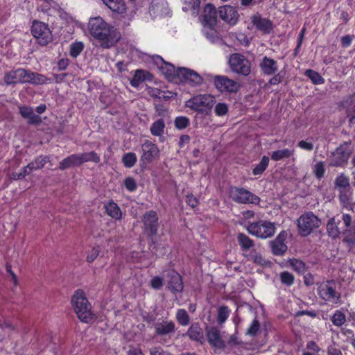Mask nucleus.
<instances>
[{
  "mask_svg": "<svg viewBox=\"0 0 355 355\" xmlns=\"http://www.w3.org/2000/svg\"><path fill=\"white\" fill-rule=\"evenodd\" d=\"M186 202L189 206H191L193 208L196 207L198 205V200L193 195L187 196Z\"/></svg>",
  "mask_w": 355,
  "mask_h": 355,
  "instance_id": "obj_63",
  "label": "nucleus"
},
{
  "mask_svg": "<svg viewBox=\"0 0 355 355\" xmlns=\"http://www.w3.org/2000/svg\"><path fill=\"white\" fill-rule=\"evenodd\" d=\"M305 75L311 80L313 84L320 85L324 82V78L320 75V73L313 70L307 69L305 71Z\"/></svg>",
  "mask_w": 355,
  "mask_h": 355,
  "instance_id": "obj_45",
  "label": "nucleus"
},
{
  "mask_svg": "<svg viewBox=\"0 0 355 355\" xmlns=\"http://www.w3.org/2000/svg\"><path fill=\"white\" fill-rule=\"evenodd\" d=\"M19 111L22 117L28 119L30 124H38L42 121L41 117L35 114L31 107L21 106Z\"/></svg>",
  "mask_w": 355,
  "mask_h": 355,
  "instance_id": "obj_27",
  "label": "nucleus"
},
{
  "mask_svg": "<svg viewBox=\"0 0 355 355\" xmlns=\"http://www.w3.org/2000/svg\"><path fill=\"white\" fill-rule=\"evenodd\" d=\"M205 334L207 340L211 347L220 349L225 348V343L223 340L220 336V332L217 327H207L205 329Z\"/></svg>",
  "mask_w": 355,
  "mask_h": 355,
  "instance_id": "obj_13",
  "label": "nucleus"
},
{
  "mask_svg": "<svg viewBox=\"0 0 355 355\" xmlns=\"http://www.w3.org/2000/svg\"><path fill=\"white\" fill-rule=\"evenodd\" d=\"M294 149L284 148L272 152L271 159L274 161H280L289 158L294 154Z\"/></svg>",
  "mask_w": 355,
  "mask_h": 355,
  "instance_id": "obj_35",
  "label": "nucleus"
},
{
  "mask_svg": "<svg viewBox=\"0 0 355 355\" xmlns=\"http://www.w3.org/2000/svg\"><path fill=\"white\" fill-rule=\"evenodd\" d=\"M245 256L248 260L261 266H266L270 263V261L266 259L260 253L257 252H252L250 254Z\"/></svg>",
  "mask_w": 355,
  "mask_h": 355,
  "instance_id": "obj_38",
  "label": "nucleus"
},
{
  "mask_svg": "<svg viewBox=\"0 0 355 355\" xmlns=\"http://www.w3.org/2000/svg\"><path fill=\"white\" fill-rule=\"evenodd\" d=\"M101 249L99 246L94 247L88 253L86 260L89 263L93 262L98 256Z\"/></svg>",
  "mask_w": 355,
  "mask_h": 355,
  "instance_id": "obj_56",
  "label": "nucleus"
},
{
  "mask_svg": "<svg viewBox=\"0 0 355 355\" xmlns=\"http://www.w3.org/2000/svg\"><path fill=\"white\" fill-rule=\"evenodd\" d=\"M218 12L220 18L226 23L233 26L238 22L239 15L234 7L229 5L221 6Z\"/></svg>",
  "mask_w": 355,
  "mask_h": 355,
  "instance_id": "obj_18",
  "label": "nucleus"
},
{
  "mask_svg": "<svg viewBox=\"0 0 355 355\" xmlns=\"http://www.w3.org/2000/svg\"><path fill=\"white\" fill-rule=\"evenodd\" d=\"M202 24L205 27L210 28L212 31V28L216 25L217 22V12L216 8L211 4H207L203 10L202 15Z\"/></svg>",
  "mask_w": 355,
  "mask_h": 355,
  "instance_id": "obj_16",
  "label": "nucleus"
},
{
  "mask_svg": "<svg viewBox=\"0 0 355 355\" xmlns=\"http://www.w3.org/2000/svg\"><path fill=\"white\" fill-rule=\"evenodd\" d=\"M343 229L345 226L343 225L342 218L339 219L337 216L329 219L327 225V232L332 238L338 237Z\"/></svg>",
  "mask_w": 355,
  "mask_h": 355,
  "instance_id": "obj_23",
  "label": "nucleus"
},
{
  "mask_svg": "<svg viewBox=\"0 0 355 355\" xmlns=\"http://www.w3.org/2000/svg\"><path fill=\"white\" fill-rule=\"evenodd\" d=\"M213 82L216 89L221 93H236L240 88V84L238 82L225 76H215Z\"/></svg>",
  "mask_w": 355,
  "mask_h": 355,
  "instance_id": "obj_9",
  "label": "nucleus"
},
{
  "mask_svg": "<svg viewBox=\"0 0 355 355\" xmlns=\"http://www.w3.org/2000/svg\"><path fill=\"white\" fill-rule=\"evenodd\" d=\"M49 161V157L47 156L40 155L37 157L33 162L28 164V168L30 171H35L44 167L47 162Z\"/></svg>",
  "mask_w": 355,
  "mask_h": 355,
  "instance_id": "obj_36",
  "label": "nucleus"
},
{
  "mask_svg": "<svg viewBox=\"0 0 355 355\" xmlns=\"http://www.w3.org/2000/svg\"><path fill=\"white\" fill-rule=\"evenodd\" d=\"M269 164V157L263 156L261 162L254 168L253 174L254 175H261L266 169Z\"/></svg>",
  "mask_w": 355,
  "mask_h": 355,
  "instance_id": "obj_43",
  "label": "nucleus"
},
{
  "mask_svg": "<svg viewBox=\"0 0 355 355\" xmlns=\"http://www.w3.org/2000/svg\"><path fill=\"white\" fill-rule=\"evenodd\" d=\"M187 335L192 340L197 341L201 344L204 343V334L198 322L193 323L187 331Z\"/></svg>",
  "mask_w": 355,
  "mask_h": 355,
  "instance_id": "obj_25",
  "label": "nucleus"
},
{
  "mask_svg": "<svg viewBox=\"0 0 355 355\" xmlns=\"http://www.w3.org/2000/svg\"><path fill=\"white\" fill-rule=\"evenodd\" d=\"M84 46L82 42L73 43L70 46V55L76 58L83 50Z\"/></svg>",
  "mask_w": 355,
  "mask_h": 355,
  "instance_id": "obj_53",
  "label": "nucleus"
},
{
  "mask_svg": "<svg viewBox=\"0 0 355 355\" xmlns=\"http://www.w3.org/2000/svg\"><path fill=\"white\" fill-rule=\"evenodd\" d=\"M331 321L334 325L340 327L346 322L345 315L340 311H336L332 316Z\"/></svg>",
  "mask_w": 355,
  "mask_h": 355,
  "instance_id": "obj_49",
  "label": "nucleus"
},
{
  "mask_svg": "<svg viewBox=\"0 0 355 355\" xmlns=\"http://www.w3.org/2000/svg\"><path fill=\"white\" fill-rule=\"evenodd\" d=\"M165 123L163 119L155 121L150 127V132L154 136H162L164 134Z\"/></svg>",
  "mask_w": 355,
  "mask_h": 355,
  "instance_id": "obj_39",
  "label": "nucleus"
},
{
  "mask_svg": "<svg viewBox=\"0 0 355 355\" xmlns=\"http://www.w3.org/2000/svg\"><path fill=\"white\" fill-rule=\"evenodd\" d=\"M230 196L234 201L239 203H251L257 205L260 201V199L257 196L243 188H232L230 189Z\"/></svg>",
  "mask_w": 355,
  "mask_h": 355,
  "instance_id": "obj_10",
  "label": "nucleus"
},
{
  "mask_svg": "<svg viewBox=\"0 0 355 355\" xmlns=\"http://www.w3.org/2000/svg\"><path fill=\"white\" fill-rule=\"evenodd\" d=\"M80 162L78 159V154H73L64 158L59 164V168L62 171L69 168L72 166H79Z\"/></svg>",
  "mask_w": 355,
  "mask_h": 355,
  "instance_id": "obj_31",
  "label": "nucleus"
},
{
  "mask_svg": "<svg viewBox=\"0 0 355 355\" xmlns=\"http://www.w3.org/2000/svg\"><path fill=\"white\" fill-rule=\"evenodd\" d=\"M128 355H144L140 348L130 347L128 351Z\"/></svg>",
  "mask_w": 355,
  "mask_h": 355,
  "instance_id": "obj_64",
  "label": "nucleus"
},
{
  "mask_svg": "<svg viewBox=\"0 0 355 355\" xmlns=\"http://www.w3.org/2000/svg\"><path fill=\"white\" fill-rule=\"evenodd\" d=\"M177 77L182 82L191 86L200 85L202 83V78L197 72L188 68H178Z\"/></svg>",
  "mask_w": 355,
  "mask_h": 355,
  "instance_id": "obj_11",
  "label": "nucleus"
},
{
  "mask_svg": "<svg viewBox=\"0 0 355 355\" xmlns=\"http://www.w3.org/2000/svg\"><path fill=\"white\" fill-rule=\"evenodd\" d=\"M297 146L303 149V150H307V151H311L313 150V148H314V146H313V144L311 143V142H309V141H304V140H301L298 142L297 144Z\"/></svg>",
  "mask_w": 355,
  "mask_h": 355,
  "instance_id": "obj_58",
  "label": "nucleus"
},
{
  "mask_svg": "<svg viewBox=\"0 0 355 355\" xmlns=\"http://www.w3.org/2000/svg\"><path fill=\"white\" fill-rule=\"evenodd\" d=\"M124 186L130 192L135 191L137 188L136 180L132 177H127L124 180Z\"/></svg>",
  "mask_w": 355,
  "mask_h": 355,
  "instance_id": "obj_55",
  "label": "nucleus"
},
{
  "mask_svg": "<svg viewBox=\"0 0 355 355\" xmlns=\"http://www.w3.org/2000/svg\"><path fill=\"white\" fill-rule=\"evenodd\" d=\"M174 123L176 128L182 130L189 126L190 120L187 116H178L175 118Z\"/></svg>",
  "mask_w": 355,
  "mask_h": 355,
  "instance_id": "obj_51",
  "label": "nucleus"
},
{
  "mask_svg": "<svg viewBox=\"0 0 355 355\" xmlns=\"http://www.w3.org/2000/svg\"><path fill=\"white\" fill-rule=\"evenodd\" d=\"M259 67L261 73L266 76L274 75L278 71L277 61L267 56H264L260 61Z\"/></svg>",
  "mask_w": 355,
  "mask_h": 355,
  "instance_id": "obj_22",
  "label": "nucleus"
},
{
  "mask_svg": "<svg viewBox=\"0 0 355 355\" xmlns=\"http://www.w3.org/2000/svg\"><path fill=\"white\" fill-rule=\"evenodd\" d=\"M149 12L154 17L166 15L168 14V3L166 0H153Z\"/></svg>",
  "mask_w": 355,
  "mask_h": 355,
  "instance_id": "obj_24",
  "label": "nucleus"
},
{
  "mask_svg": "<svg viewBox=\"0 0 355 355\" xmlns=\"http://www.w3.org/2000/svg\"><path fill=\"white\" fill-rule=\"evenodd\" d=\"M105 209L107 214L112 218L116 220H119L121 218V211L117 204L113 201L109 202L107 204L105 205Z\"/></svg>",
  "mask_w": 355,
  "mask_h": 355,
  "instance_id": "obj_30",
  "label": "nucleus"
},
{
  "mask_svg": "<svg viewBox=\"0 0 355 355\" xmlns=\"http://www.w3.org/2000/svg\"><path fill=\"white\" fill-rule=\"evenodd\" d=\"M214 96L208 94L194 96L185 102V106L199 113L210 112L216 103Z\"/></svg>",
  "mask_w": 355,
  "mask_h": 355,
  "instance_id": "obj_3",
  "label": "nucleus"
},
{
  "mask_svg": "<svg viewBox=\"0 0 355 355\" xmlns=\"http://www.w3.org/2000/svg\"><path fill=\"white\" fill-rule=\"evenodd\" d=\"M155 333L159 336H165L175 332V325L174 322L163 320L157 322L155 326Z\"/></svg>",
  "mask_w": 355,
  "mask_h": 355,
  "instance_id": "obj_26",
  "label": "nucleus"
},
{
  "mask_svg": "<svg viewBox=\"0 0 355 355\" xmlns=\"http://www.w3.org/2000/svg\"><path fill=\"white\" fill-rule=\"evenodd\" d=\"M154 59L157 64H160L159 67L161 69H164V65H165L166 69V75L167 76H177V69L173 64L166 62L159 55H156Z\"/></svg>",
  "mask_w": 355,
  "mask_h": 355,
  "instance_id": "obj_34",
  "label": "nucleus"
},
{
  "mask_svg": "<svg viewBox=\"0 0 355 355\" xmlns=\"http://www.w3.org/2000/svg\"><path fill=\"white\" fill-rule=\"evenodd\" d=\"M245 228L250 234L261 239L271 237L276 229L274 223L267 220L250 223Z\"/></svg>",
  "mask_w": 355,
  "mask_h": 355,
  "instance_id": "obj_5",
  "label": "nucleus"
},
{
  "mask_svg": "<svg viewBox=\"0 0 355 355\" xmlns=\"http://www.w3.org/2000/svg\"><path fill=\"white\" fill-rule=\"evenodd\" d=\"M334 281H326L320 283L318 287V294L323 300L338 304L340 302V294L336 289Z\"/></svg>",
  "mask_w": 355,
  "mask_h": 355,
  "instance_id": "obj_7",
  "label": "nucleus"
},
{
  "mask_svg": "<svg viewBox=\"0 0 355 355\" xmlns=\"http://www.w3.org/2000/svg\"><path fill=\"white\" fill-rule=\"evenodd\" d=\"M230 311L226 306H221L218 309V322L223 324L228 318Z\"/></svg>",
  "mask_w": 355,
  "mask_h": 355,
  "instance_id": "obj_48",
  "label": "nucleus"
},
{
  "mask_svg": "<svg viewBox=\"0 0 355 355\" xmlns=\"http://www.w3.org/2000/svg\"><path fill=\"white\" fill-rule=\"evenodd\" d=\"M343 225L345 229L343 230L344 234V241L354 244L355 243V222H352V217L348 214H343L342 216Z\"/></svg>",
  "mask_w": 355,
  "mask_h": 355,
  "instance_id": "obj_14",
  "label": "nucleus"
},
{
  "mask_svg": "<svg viewBox=\"0 0 355 355\" xmlns=\"http://www.w3.org/2000/svg\"><path fill=\"white\" fill-rule=\"evenodd\" d=\"M260 324L257 318H254L250 324V326L247 329L246 334L250 336H255L258 331L259 330Z\"/></svg>",
  "mask_w": 355,
  "mask_h": 355,
  "instance_id": "obj_54",
  "label": "nucleus"
},
{
  "mask_svg": "<svg viewBox=\"0 0 355 355\" xmlns=\"http://www.w3.org/2000/svg\"><path fill=\"white\" fill-rule=\"evenodd\" d=\"M88 28L90 34L101 42V46L104 49L113 46L121 38L120 32L101 17L90 18Z\"/></svg>",
  "mask_w": 355,
  "mask_h": 355,
  "instance_id": "obj_1",
  "label": "nucleus"
},
{
  "mask_svg": "<svg viewBox=\"0 0 355 355\" xmlns=\"http://www.w3.org/2000/svg\"><path fill=\"white\" fill-rule=\"evenodd\" d=\"M229 110V105L225 103H218L214 107V113L217 116L226 115Z\"/></svg>",
  "mask_w": 355,
  "mask_h": 355,
  "instance_id": "obj_50",
  "label": "nucleus"
},
{
  "mask_svg": "<svg viewBox=\"0 0 355 355\" xmlns=\"http://www.w3.org/2000/svg\"><path fill=\"white\" fill-rule=\"evenodd\" d=\"M324 172L325 168L323 162H319L314 165L313 173L318 180H320L322 178H323Z\"/></svg>",
  "mask_w": 355,
  "mask_h": 355,
  "instance_id": "obj_52",
  "label": "nucleus"
},
{
  "mask_svg": "<svg viewBox=\"0 0 355 355\" xmlns=\"http://www.w3.org/2000/svg\"><path fill=\"white\" fill-rule=\"evenodd\" d=\"M321 220L312 212L302 214L297 220L299 233L302 236L309 235L315 229L320 227Z\"/></svg>",
  "mask_w": 355,
  "mask_h": 355,
  "instance_id": "obj_4",
  "label": "nucleus"
},
{
  "mask_svg": "<svg viewBox=\"0 0 355 355\" xmlns=\"http://www.w3.org/2000/svg\"><path fill=\"white\" fill-rule=\"evenodd\" d=\"M144 225V230L150 235H155L157 232L158 229V216L157 213L150 210L146 212L142 218Z\"/></svg>",
  "mask_w": 355,
  "mask_h": 355,
  "instance_id": "obj_15",
  "label": "nucleus"
},
{
  "mask_svg": "<svg viewBox=\"0 0 355 355\" xmlns=\"http://www.w3.org/2000/svg\"><path fill=\"white\" fill-rule=\"evenodd\" d=\"M280 281L282 284L291 286L294 284V276L288 271H284L279 275Z\"/></svg>",
  "mask_w": 355,
  "mask_h": 355,
  "instance_id": "obj_47",
  "label": "nucleus"
},
{
  "mask_svg": "<svg viewBox=\"0 0 355 355\" xmlns=\"http://www.w3.org/2000/svg\"><path fill=\"white\" fill-rule=\"evenodd\" d=\"M175 318L178 322L182 326L188 325L190 321L189 316L184 309H178Z\"/></svg>",
  "mask_w": 355,
  "mask_h": 355,
  "instance_id": "obj_42",
  "label": "nucleus"
},
{
  "mask_svg": "<svg viewBox=\"0 0 355 355\" xmlns=\"http://www.w3.org/2000/svg\"><path fill=\"white\" fill-rule=\"evenodd\" d=\"M137 156L134 153H128L122 157V162L126 168H132L137 162Z\"/></svg>",
  "mask_w": 355,
  "mask_h": 355,
  "instance_id": "obj_41",
  "label": "nucleus"
},
{
  "mask_svg": "<svg viewBox=\"0 0 355 355\" xmlns=\"http://www.w3.org/2000/svg\"><path fill=\"white\" fill-rule=\"evenodd\" d=\"M335 185L339 190L350 188L349 179L344 174H340L336 178Z\"/></svg>",
  "mask_w": 355,
  "mask_h": 355,
  "instance_id": "obj_44",
  "label": "nucleus"
},
{
  "mask_svg": "<svg viewBox=\"0 0 355 355\" xmlns=\"http://www.w3.org/2000/svg\"><path fill=\"white\" fill-rule=\"evenodd\" d=\"M348 159V155L341 150H337L334 153V158L331 162L333 166H341L345 164Z\"/></svg>",
  "mask_w": 355,
  "mask_h": 355,
  "instance_id": "obj_33",
  "label": "nucleus"
},
{
  "mask_svg": "<svg viewBox=\"0 0 355 355\" xmlns=\"http://www.w3.org/2000/svg\"><path fill=\"white\" fill-rule=\"evenodd\" d=\"M80 165L87 162L98 163L101 160L100 157L94 151L78 154Z\"/></svg>",
  "mask_w": 355,
  "mask_h": 355,
  "instance_id": "obj_37",
  "label": "nucleus"
},
{
  "mask_svg": "<svg viewBox=\"0 0 355 355\" xmlns=\"http://www.w3.org/2000/svg\"><path fill=\"white\" fill-rule=\"evenodd\" d=\"M71 304L81 321L89 322L93 319L91 304L83 291L78 290L75 292L71 299Z\"/></svg>",
  "mask_w": 355,
  "mask_h": 355,
  "instance_id": "obj_2",
  "label": "nucleus"
},
{
  "mask_svg": "<svg viewBox=\"0 0 355 355\" xmlns=\"http://www.w3.org/2000/svg\"><path fill=\"white\" fill-rule=\"evenodd\" d=\"M150 355H171L167 352L164 351L160 347H154L150 349Z\"/></svg>",
  "mask_w": 355,
  "mask_h": 355,
  "instance_id": "obj_60",
  "label": "nucleus"
},
{
  "mask_svg": "<svg viewBox=\"0 0 355 355\" xmlns=\"http://www.w3.org/2000/svg\"><path fill=\"white\" fill-rule=\"evenodd\" d=\"M287 233L285 231L281 232L275 239L270 242V245L273 254L276 256L283 255L288 248L285 243Z\"/></svg>",
  "mask_w": 355,
  "mask_h": 355,
  "instance_id": "obj_17",
  "label": "nucleus"
},
{
  "mask_svg": "<svg viewBox=\"0 0 355 355\" xmlns=\"http://www.w3.org/2000/svg\"><path fill=\"white\" fill-rule=\"evenodd\" d=\"M168 287L173 293H180L183 290V282L181 276L174 270H170L167 273Z\"/></svg>",
  "mask_w": 355,
  "mask_h": 355,
  "instance_id": "obj_21",
  "label": "nucleus"
},
{
  "mask_svg": "<svg viewBox=\"0 0 355 355\" xmlns=\"http://www.w3.org/2000/svg\"><path fill=\"white\" fill-rule=\"evenodd\" d=\"M28 78V70L19 68L6 73L3 79L5 83L7 85H10L18 83H27Z\"/></svg>",
  "mask_w": 355,
  "mask_h": 355,
  "instance_id": "obj_12",
  "label": "nucleus"
},
{
  "mask_svg": "<svg viewBox=\"0 0 355 355\" xmlns=\"http://www.w3.org/2000/svg\"><path fill=\"white\" fill-rule=\"evenodd\" d=\"M31 33L37 42L42 46L47 45L53 40L50 28L44 22L34 21L31 26Z\"/></svg>",
  "mask_w": 355,
  "mask_h": 355,
  "instance_id": "obj_8",
  "label": "nucleus"
},
{
  "mask_svg": "<svg viewBox=\"0 0 355 355\" xmlns=\"http://www.w3.org/2000/svg\"><path fill=\"white\" fill-rule=\"evenodd\" d=\"M150 285L155 289H159L163 286V280L159 277H155L151 279Z\"/></svg>",
  "mask_w": 355,
  "mask_h": 355,
  "instance_id": "obj_59",
  "label": "nucleus"
},
{
  "mask_svg": "<svg viewBox=\"0 0 355 355\" xmlns=\"http://www.w3.org/2000/svg\"><path fill=\"white\" fill-rule=\"evenodd\" d=\"M288 263L293 270L299 274H303L306 270L305 263L300 259H291L288 260Z\"/></svg>",
  "mask_w": 355,
  "mask_h": 355,
  "instance_id": "obj_40",
  "label": "nucleus"
},
{
  "mask_svg": "<svg viewBox=\"0 0 355 355\" xmlns=\"http://www.w3.org/2000/svg\"><path fill=\"white\" fill-rule=\"evenodd\" d=\"M147 73L146 71L138 69L135 71L134 76L136 77L137 80L143 82L146 80Z\"/></svg>",
  "mask_w": 355,
  "mask_h": 355,
  "instance_id": "obj_62",
  "label": "nucleus"
},
{
  "mask_svg": "<svg viewBox=\"0 0 355 355\" xmlns=\"http://www.w3.org/2000/svg\"><path fill=\"white\" fill-rule=\"evenodd\" d=\"M147 89L148 94L150 95L152 97L159 98H164V96L163 95V92L157 88L148 87Z\"/></svg>",
  "mask_w": 355,
  "mask_h": 355,
  "instance_id": "obj_57",
  "label": "nucleus"
},
{
  "mask_svg": "<svg viewBox=\"0 0 355 355\" xmlns=\"http://www.w3.org/2000/svg\"><path fill=\"white\" fill-rule=\"evenodd\" d=\"M184 3L188 6L187 7V9H196L198 8L200 5V1L199 0H184Z\"/></svg>",
  "mask_w": 355,
  "mask_h": 355,
  "instance_id": "obj_61",
  "label": "nucleus"
},
{
  "mask_svg": "<svg viewBox=\"0 0 355 355\" xmlns=\"http://www.w3.org/2000/svg\"><path fill=\"white\" fill-rule=\"evenodd\" d=\"M28 77L27 83H31L33 85L47 84L48 81L49 80V79L47 78L45 76L38 73L32 72L30 70H28Z\"/></svg>",
  "mask_w": 355,
  "mask_h": 355,
  "instance_id": "obj_29",
  "label": "nucleus"
},
{
  "mask_svg": "<svg viewBox=\"0 0 355 355\" xmlns=\"http://www.w3.org/2000/svg\"><path fill=\"white\" fill-rule=\"evenodd\" d=\"M142 152L141 162L149 163L159 155V150L155 144L150 141H146L142 145Z\"/></svg>",
  "mask_w": 355,
  "mask_h": 355,
  "instance_id": "obj_20",
  "label": "nucleus"
},
{
  "mask_svg": "<svg viewBox=\"0 0 355 355\" xmlns=\"http://www.w3.org/2000/svg\"><path fill=\"white\" fill-rule=\"evenodd\" d=\"M339 199L341 203L345 207L349 205L352 197V191L350 188L347 189L339 190Z\"/></svg>",
  "mask_w": 355,
  "mask_h": 355,
  "instance_id": "obj_46",
  "label": "nucleus"
},
{
  "mask_svg": "<svg viewBox=\"0 0 355 355\" xmlns=\"http://www.w3.org/2000/svg\"><path fill=\"white\" fill-rule=\"evenodd\" d=\"M111 10L117 13H124L127 10L124 0H102Z\"/></svg>",
  "mask_w": 355,
  "mask_h": 355,
  "instance_id": "obj_28",
  "label": "nucleus"
},
{
  "mask_svg": "<svg viewBox=\"0 0 355 355\" xmlns=\"http://www.w3.org/2000/svg\"><path fill=\"white\" fill-rule=\"evenodd\" d=\"M228 63L231 70L239 75L247 76L251 72V63L242 54H232L230 56Z\"/></svg>",
  "mask_w": 355,
  "mask_h": 355,
  "instance_id": "obj_6",
  "label": "nucleus"
},
{
  "mask_svg": "<svg viewBox=\"0 0 355 355\" xmlns=\"http://www.w3.org/2000/svg\"><path fill=\"white\" fill-rule=\"evenodd\" d=\"M237 241L243 251H247L254 245V241L246 234L239 233L237 235Z\"/></svg>",
  "mask_w": 355,
  "mask_h": 355,
  "instance_id": "obj_32",
  "label": "nucleus"
},
{
  "mask_svg": "<svg viewBox=\"0 0 355 355\" xmlns=\"http://www.w3.org/2000/svg\"><path fill=\"white\" fill-rule=\"evenodd\" d=\"M250 20L256 29L264 34H268L272 30V21L267 18L262 17L259 14L252 15Z\"/></svg>",
  "mask_w": 355,
  "mask_h": 355,
  "instance_id": "obj_19",
  "label": "nucleus"
}]
</instances>
